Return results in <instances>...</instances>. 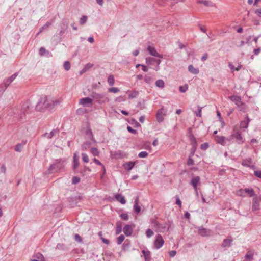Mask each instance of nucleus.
Segmentation results:
<instances>
[{
    "label": "nucleus",
    "instance_id": "nucleus-57",
    "mask_svg": "<svg viewBox=\"0 0 261 261\" xmlns=\"http://www.w3.org/2000/svg\"><path fill=\"white\" fill-rule=\"evenodd\" d=\"M93 66V65L91 63L87 64L84 67V70H88Z\"/></svg>",
    "mask_w": 261,
    "mask_h": 261
},
{
    "label": "nucleus",
    "instance_id": "nucleus-62",
    "mask_svg": "<svg viewBox=\"0 0 261 261\" xmlns=\"http://www.w3.org/2000/svg\"><path fill=\"white\" fill-rule=\"evenodd\" d=\"M254 174L256 177L261 178V171H255Z\"/></svg>",
    "mask_w": 261,
    "mask_h": 261
},
{
    "label": "nucleus",
    "instance_id": "nucleus-20",
    "mask_svg": "<svg viewBox=\"0 0 261 261\" xmlns=\"http://www.w3.org/2000/svg\"><path fill=\"white\" fill-rule=\"evenodd\" d=\"M249 122H250V119H249L248 116H246L245 119L241 122L240 127L241 128H247L248 126Z\"/></svg>",
    "mask_w": 261,
    "mask_h": 261
},
{
    "label": "nucleus",
    "instance_id": "nucleus-25",
    "mask_svg": "<svg viewBox=\"0 0 261 261\" xmlns=\"http://www.w3.org/2000/svg\"><path fill=\"white\" fill-rule=\"evenodd\" d=\"M59 133V130L57 129H53V130H51V132L48 134L47 133H45L43 135V136L47 137L48 139H50L52 137H53L55 135V134H56L57 133Z\"/></svg>",
    "mask_w": 261,
    "mask_h": 261
},
{
    "label": "nucleus",
    "instance_id": "nucleus-34",
    "mask_svg": "<svg viewBox=\"0 0 261 261\" xmlns=\"http://www.w3.org/2000/svg\"><path fill=\"white\" fill-rule=\"evenodd\" d=\"M108 83L110 86H113L114 84L115 80L114 75L112 74L109 75L108 78Z\"/></svg>",
    "mask_w": 261,
    "mask_h": 261
},
{
    "label": "nucleus",
    "instance_id": "nucleus-23",
    "mask_svg": "<svg viewBox=\"0 0 261 261\" xmlns=\"http://www.w3.org/2000/svg\"><path fill=\"white\" fill-rule=\"evenodd\" d=\"M79 165V158L77 156L76 154H75L73 156V169L74 170H76Z\"/></svg>",
    "mask_w": 261,
    "mask_h": 261
},
{
    "label": "nucleus",
    "instance_id": "nucleus-44",
    "mask_svg": "<svg viewBox=\"0 0 261 261\" xmlns=\"http://www.w3.org/2000/svg\"><path fill=\"white\" fill-rule=\"evenodd\" d=\"M87 20V17L86 16H83L80 20V23L81 25L84 24Z\"/></svg>",
    "mask_w": 261,
    "mask_h": 261
},
{
    "label": "nucleus",
    "instance_id": "nucleus-51",
    "mask_svg": "<svg viewBox=\"0 0 261 261\" xmlns=\"http://www.w3.org/2000/svg\"><path fill=\"white\" fill-rule=\"evenodd\" d=\"M120 216V218L124 220L127 221L128 220V216L126 213L121 214Z\"/></svg>",
    "mask_w": 261,
    "mask_h": 261
},
{
    "label": "nucleus",
    "instance_id": "nucleus-50",
    "mask_svg": "<svg viewBox=\"0 0 261 261\" xmlns=\"http://www.w3.org/2000/svg\"><path fill=\"white\" fill-rule=\"evenodd\" d=\"M80 179L79 177H78L77 176H74L72 178V183L73 184H77L80 182Z\"/></svg>",
    "mask_w": 261,
    "mask_h": 261
},
{
    "label": "nucleus",
    "instance_id": "nucleus-43",
    "mask_svg": "<svg viewBox=\"0 0 261 261\" xmlns=\"http://www.w3.org/2000/svg\"><path fill=\"white\" fill-rule=\"evenodd\" d=\"M64 68L66 71H68L70 69V63L69 61H65L64 62Z\"/></svg>",
    "mask_w": 261,
    "mask_h": 261
},
{
    "label": "nucleus",
    "instance_id": "nucleus-35",
    "mask_svg": "<svg viewBox=\"0 0 261 261\" xmlns=\"http://www.w3.org/2000/svg\"><path fill=\"white\" fill-rule=\"evenodd\" d=\"M91 145V142L90 141H86L82 145V149L83 150H86L89 148Z\"/></svg>",
    "mask_w": 261,
    "mask_h": 261
},
{
    "label": "nucleus",
    "instance_id": "nucleus-4",
    "mask_svg": "<svg viewBox=\"0 0 261 261\" xmlns=\"http://www.w3.org/2000/svg\"><path fill=\"white\" fill-rule=\"evenodd\" d=\"M64 166L63 162L61 161L57 162L55 164L50 165L49 168H48L49 173H51L52 171L53 172H57L58 170L62 168Z\"/></svg>",
    "mask_w": 261,
    "mask_h": 261
},
{
    "label": "nucleus",
    "instance_id": "nucleus-37",
    "mask_svg": "<svg viewBox=\"0 0 261 261\" xmlns=\"http://www.w3.org/2000/svg\"><path fill=\"white\" fill-rule=\"evenodd\" d=\"M90 152L93 154V155L95 156H99V152L97 148H91L90 149Z\"/></svg>",
    "mask_w": 261,
    "mask_h": 261
},
{
    "label": "nucleus",
    "instance_id": "nucleus-53",
    "mask_svg": "<svg viewBox=\"0 0 261 261\" xmlns=\"http://www.w3.org/2000/svg\"><path fill=\"white\" fill-rule=\"evenodd\" d=\"M138 93H139L138 91H133L129 94V98H133L136 97L138 95Z\"/></svg>",
    "mask_w": 261,
    "mask_h": 261
},
{
    "label": "nucleus",
    "instance_id": "nucleus-45",
    "mask_svg": "<svg viewBox=\"0 0 261 261\" xmlns=\"http://www.w3.org/2000/svg\"><path fill=\"white\" fill-rule=\"evenodd\" d=\"M153 232L151 229H148L146 231V235L148 238H150L153 235Z\"/></svg>",
    "mask_w": 261,
    "mask_h": 261
},
{
    "label": "nucleus",
    "instance_id": "nucleus-21",
    "mask_svg": "<svg viewBox=\"0 0 261 261\" xmlns=\"http://www.w3.org/2000/svg\"><path fill=\"white\" fill-rule=\"evenodd\" d=\"M254 252L252 251H249L247 252L245 257L247 261H251L253 259Z\"/></svg>",
    "mask_w": 261,
    "mask_h": 261
},
{
    "label": "nucleus",
    "instance_id": "nucleus-1",
    "mask_svg": "<svg viewBox=\"0 0 261 261\" xmlns=\"http://www.w3.org/2000/svg\"><path fill=\"white\" fill-rule=\"evenodd\" d=\"M61 102L60 99H55L49 96L41 97L36 106V110L38 111L44 109L52 110Z\"/></svg>",
    "mask_w": 261,
    "mask_h": 261
},
{
    "label": "nucleus",
    "instance_id": "nucleus-40",
    "mask_svg": "<svg viewBox=\"0 0 261 261\" xmlns=\"http://www.w3.org/2000/svg\"><path fill=\"white\" fill-rule=\"evenodd\" d=\"M81 155L83 161L85 163H88L89 160L88 156L87 155V154H86L85 153H82Z\"/></svg>",
    "mask_w": 261,
    "mask_h": 261
},
{
    "label": "nucleus",
    "instance_id": "nucleus-60",
    "mask_svg": "<svg viewBox=\"0 0 261 261\" xmlns=\"http://www.w3.org/2000/svg\"><path fill=\"white\" fill-rule=\"evenodd\" d=\"M46 50L44 47H41L39 49V54L41 55H43L45 54Z\"/></svg>",
    "mask_w": 261,
    "mask_h": 261
},
{
    "label": "nucleus",
    "instance_id": "nucleus-61",
    "mask_svg": "<svg viewBox=\"0 0 261 261\" xmlns=\"http://www.w3.org/2000/svg\"><path fill=\"white\" fill-rule=\"evenodd\" d=\"M250 162H251V160L250 159H249L248 160H244L242 162V165L243 166H249V165L248 164V163H250Z\"/></svg>",
    "mask_w": 261,
    "mask_h": 261
},
{
    "label": "nucleus",
    "instance_id": "nucleus-59",
    "mask_svg": "<svg viewBox=\"0 0 261 261\" xmlns=\"http://www.w3.org/2000/svg\"><path fill=\"white\" fill-rule=\"evenodd\" d=\"M176 203L179 205L180 207H181V200H180L179 197L178 196H176Z\"/></svg>",
    "mask_w": 261,
    "mask_h": 261
},
{
    "label": "nucleus",
    "instance_id": "nucleus-19",
    "mask_svg": "<svg viewBox=\"0 0 261 261\" xmlns=\"http://www.w3.org/2000/svg\"><path fill=\"white\" fill-rule=\"evenodd\" d=\"M136 162H128L123 164V167L125 170L129 171L133 169L135 165Z\"/></svg>",
    "mask_w": 261,
    "mask_h": 261
},
{
    "label": "nucleus",
    "instance_id": "nucleus-39",
    "mask_svg": "<svg viewBox=\"0 0 261 261\" xmlns=\"http://www.w3.org/2000/svg\"><path fill=\"white\" fill-rule=\"evenodd\" d=\"M144 81L148 84H150L152 82V77L146 75L144 76Z\"/></svg>",
    "mask_w": 261,
    "mask_h": 261
},
{
    "label": "nucleus",
    "instance_id": "nucleus-30",
    "mask_svg": "<svg viewBox=\"0 0 261 261\" xmlns=\"http://www.w3.org/2000/svg\"><path fill=\"white\" fill-rule=\"evenodd\" d=\"M155 84L156 87L160 88H163L165 87V83L163 80H158Z\"/></svg>",
    "mask_w": 261,
    "mask_h": 261
},
{
    "label": "nucleus",
    "instance_id": "nucleus-55",
    "mask_svg": "<svg viewBox=\"0 0 261 261\" xmlns=\"http://www.w3.org/2000/svg\"><path fill=\"white\" fill-rule=\"evenodd\" d=\"M52 21L47 22L42 27V29H45L48 28L51 24Z\"/></svg>",
    "mask_w": 261,
    "mask_h": 261
},
{
    "label": "nucleus",
    "instance_id": "nucleus-22",
    "mask_svg": "<svg viewBox=\"0 0 261 261\" xmlns=\"http://www.w3.org/2000/svg\"><path fill=\"white\" fill-rule=\"evenodd\" d=\"M188 71L193 74H197L199 73V69L198 68H195V67H194V66L192 65H190L188 66Z\"/></svg>",
    "mask_w": 261,
    "mask_h": 261
},
{
    "label": "nucleus",
    "instance_id": "nucleus-29",
    "mask_svg": "<svg viewBox=\"0 0 261 261\" xmlns=\"http://www.w3.org/2000/svg\"><path fill=\"white\" fill-rule=\"evenodd\" d=\"M142 252L144 256L145 261H149L150 259V252L149 251H145L144 250H142Z\"/></svg>",
    "mask_w": 261,
    "mask_h": 261
},
{
    "label": "nucleus",
    "instance_id": "nucleus-41",
    "mask_svg": "<svg viewBox=\"0 0 261 261\" xmlns=\"http://www.w3.org/2000/svg\"><path fill=\"white\" fill-rule=\"evenodd\" d=\"M188 88V86L187 85H185L184 86H180L179 88V90L180 92L184 93L185 92Z\"/></svg>",
    "mask_w": 261,
    "mask_h": 261
},
{
    "label": "nucleus",
    "instance_id": "nucleus-31",
    "mask_svg": "<svg viewBox=\"0 0 261 261\" xmlns=\"http://www.w3.org/2000/svg\"><path fill=\"white\" fill-rule=\"evenodd\" d=\"M232 241V239H225L223 241V242L222 244V246L223 247H229L230 246V244H231Z\"/></svg>",
    "mask_w": 261,
    "mask_h": 261
},
{
    "label": "nucleus",
    "instance_id": "nucleus-18",
    "mask_svg": "<svg viewBox=\"0 0 261 261\" xmlns=\"http://www.w3.org/2000/svg\"><path fill=\"white\" fill-rule=\"evenodd\" d=\"M115 199L122 204L126 203V201L124 196L120 194H117L115 196Z\"/></svg>",
    "mask_w": 261,
    "mask_h": 261
},
{
    "label": "nucleus",
    "instance_id": "nucleus-52",
    "mask_svg": "<svg viewBox=\"0 0 261 261\" xmlns=\"http://www.w3.org/2000/svg\"><path fill=\"white\" fill-rule=\"evenodd\" d=\"M74 239L77 242H79V243H81L82 242V238L81 237V236L78 234H75L74 236Z\"/></svg>",
    "mask_w": 261,
    "mask_h": 261
},
{
    "label": "nucleus",
    "instance_id": "nucleus-58",
    "mask_svg": "<svg viewBox=\"0 0 261 261\" xmlns=\"http://www.w3.org/2000/svg\"><path fill=\"white\" fill-rule=\"evenodd\" d=\"M194 163L193 160L192 158H189L187 161V165L191 166L194 165Z\"/></svg>",
    "mask_w": 261,
    "mask_h": 261
},
{
    "label": "nucleus",
    "instance_id": "nucleus-33",
    "mask_svg": "<svg viewBox=\"0 0 261 261\" xmlns=\"http://www.w3.org/2000/svg\"><path fill=\"white\" fill-rule=\"evenodd\" d=\"M225 139V138L224 136H217L216 137L217 142L221 145H224Z\"/></svg>",
    "mask_w": 261,
    "mask_h": 261
},
{
    "label": "nucleus",
    "instance_id": "nucleus-64",
    "mask_svg": "<svg viewBox=\"0 0 261 261\" xmlns=\"http://www.w3.org/2000/svg\"><path fill=\"white\" fill-rule=\"evenodd\" d=\"M255 14L259 17H261V9H257L255 11Z\"/></svg>",
    "mask_w": 261,
    "mask_h": 261
},
{
    "label": "nucleus",
    "instance_id": "nucleus-54",
    "mask_svg": "<svg viewBox=\"0 0 261 261\" xmlns=\"http://www.w3.org/2000/svg\"><path fill=\"white\" fill-rule=\"evenodd\" d=\"M209 145L207 143H204L201 145L200 148L202 150H206L208 148Z\"/></svg>",
    "mask_w": 261,
    "mask_h": 261
},
{
    "label": "nucleus",
    "instance_id": "nucleus-47",
    "mask_svg": "<svg viewBox=\"0 0 261 261\" xmlns=\"http://www.w3.org/2000/svg\"><path fill=\"white\" fill-rule=\"evenodd\" d=\"M146 63L149 64H152L153 62H154V60H155V59L151 57L147 58L146 59Z\"/></svg>",
    "mask_w": 261,
    "mask_h": 261
},
{
    "label": "nucleus",
    "instance_id": "nucleus-13",
    "mask_svg": "<svg viewBox=\"0 0 261 261\" xmlns=\"http://www.w3.org/2000/svg\"><path fill=\"white\" fill-rule=\"evenodd\" d=\"M18 75L17 73L13 74L9 78L4 80V85L5 86V89H6L9 85L16 79Z\"/></svg>",
    "mask_w": 261,
    "mask_h": 261
},
{
    "label": "nucleus",
    "instance_id": "nucleus-42",
    "mask_svg": "<svg viewBox=\"0 0 261 261\" xmlns=\"http://www.w3.org/2000/svg\"><path fill=\"white\" fill-rule=\"evenodd\" d=\"M125 239V237L124 235L121 234L120 236H119L117 238V243L118 244L120 245L124 241Z\"/></svg>",
    "mask_w": 261,
    "mask_h": 261
},
{
    "label": "nucleus",
    "instance_id": "nucleus-63",
    "mask_svg": "<svg viewBox=\"0 0 261 261\" xmlns=\"http://www.w3.org/2000/svg\"><path fill=\"white\" fill-rule=\"evenodd\" d=\"M176 254V251L175 250L171 251L169 253V256L171 257L175 256Z\"/></svg>",
    "mask_w": 261,
    "mask_h": 261
},
{
    "label": "nucleus",
    "instance_id": "nucleus-3",
    "mask_svg": "<svg viewBox=\"0 0 261 261\" xmlns=\"http://www.w3.org/2000/svg\"><path fill=\"white\" fill-rule=\"evenodd\" d=\"M91 97L93 98L94 100L98 103L105 102L107 99L103 94L96 93H93L91 95Z\"/></svg>",
    "mask_w": 261,
    "mask_h": 261
},
{
    "label": "nucleus",
    "instance_id": "nucleus-6",
    "mask_svg": "<svg viewBox=\"0 0 261 261\" xmlns=\"http://www.w3.org/2000/svg\"><path fill=\"white\" fill-rule=\"evenodd\" d=\"M29 108L30 107L28 103H24L21 109L20 113L19 114V119L22 120L23 119L24 116L26 114H29Z\"/></svg>",
    "mask_w": 261,
    "mask_h": 261
},
{
    "label": "nucleus",
    "instance_id": "nucleus-10",
    "mask_svg": "<svg viewBox=\"0 0 261 261\" xmlns=\"http://www.w3.org/2000/svg\"><path fill=\"white\" fill-rule=\"evenodd\" d=\"M92 103V99L90 97L82 98L79 100V104L86 107H91Z\"/></svg>",
    "mask_w": 261,
    "mask_h": 261
},
{
    "label": "nucleus",
    "instance_id": "nucleus-8",
    "mask_svg": "<svg viewBox=\"0 0 261 261\" xmlns=\"http://www.w3.org/2000/svg\"><path fill=\"white\" fill-rule=\"evenodd\" d=\"M198 233L202 237H209L212 235L213 232L211 230L200 227L198 229Z\"/></svg>",
    "mask_w": 261,
    "mask_h": 261
},
{
    "label": "nucleus",
    "instance_id": "nucleus-15",
    "mask_svg": "<svg viewBox=\"0 0 261 261\" xmlns=\"http://www.w3.org/2000/svg\"><path fill=\"white\" fill-rule=\"evenodd\" d=\"M147 50L148 51L149 53L152 56L159 57L160 58H162L163 57L162 55L159 54L154 47H152L150 46L148 47Z\"/></svg>",
    "mask_w": 261,
    "mask_h": 261
},
{
    "label": "nucleus",
    "instance_id": "nucleus-38",
    "mask_svg": "<svg viewBox=\"0 0 261 261\" xmlns=\"http://www.w3.org/2000/svg\"><path fill=\"white\" fill-rule=\"evenodd\" d=\"M25 144V143H19V144H18L16 146H15V150L17 151V152H21L22 148H23V145Z\"/></svg>",
    "mask_w": 261,
    "mask_h": 261
},
{
    "label": "nucleus",
    "instance_id": "nucleus-17",
    "mask_svg": "<svg viewBox=\"0 0 261 261\" xmlns=\"http://www.w3.org/2000/svg\"><path fill=\"white\" fill-rule=\"evenodd\" d=\"M134 210L135 213H139L141 211V207L139 205V198L137 197L134 201Z\"/></svg>",
    "mask_w": 261,
    "mask_h": 261
},
{
    "label": "nucleus",
    "instance_id": "nucleus-5",
    "mask_svg": "<svg viewBox=\"0 0 261 261\" xmlns=\"http://www.w3.org/2000/svg\"><path fill=\"white\" fill-rule=\"evenodd\" d=\"M166 113L167 111L164 108H162L158 111L156 117L158 122L161 123L163 121L164 116H166Z\"/></svg>",
    "mask_w": 261,
    "mask_h": 261
},
{
    "label": "nucleus",
    "instance_id": "nucleus-16",
    "mask_svg": "<svg viewBox=\"0 0 261 261\" xmlns=\"http://www.w3.org/2000/svg\"><path fill=\"white\" fill-rule=\"evenodd\" d=\"M123 232L126 236H130L133 232V227L132 225H126L123 229Z\"/></svg>",
    "mask_w": 261,
    "mask_h": 261
},
{
    "label": "nucleus",
    "instance_id": "nucleus-12",
    "mask_svg": "<svg viewBox=\"0 0 261 261\" xmlns=\"http://www.w3.org/2000/svg\"><path fill=\"white\" fill-rule=\"evenodd\" d=\"M260 208V204L258 201V198L257 197H254L252 200V211L255 213L256 211H258Z\"/></svg>",
    "mask_w": 261,
    "mask_h": 261
},
{
    "label": "nucleus",
    "instance_id": "nucleus-46",
    "mask_svg": "<svg viewBox=\"0 0 261 261\" xmlns=\"http://www.w3.org/2000/svg\"><path fill=\"white\" fill-rule=\"evenodd\" d=\"M147 155L148 153L146 151H141L138 154V156L141 158H146L147 156Z\"/></svg>",
    "mask_w": 261,
    "mask_h": 261
},
{
    "label": "nucleus",
    "instance_id": "nucleus-7",
    "mask_svg": "<svg viewBox=\"0 0 261 261\" xmlns=\"http://www.w3.org/2000/svg\"><path fill=\"white\" fill-rule=\"evenodd\" d=\"M233 138L236 139L238 143L243 142L242 137L240 131H234L231 135L229 138H227V139L230 141Z\"/></svg>",
    "mask_w": 261,
    "mask_h": 261
},
{
    "label": "nucleus",
    "instance_id": "nucleus-49",
    "mask_svg": "<svg viewBox=\"0 0 261 261\" xmlns=\"http://www.w3.org/2000/svg\"><path fill=\"white\" fill-rule=\"evenodd\" d=\"M109 92L112 93H117L119 91V89L117 87H112L109 89Z\"/></svg>",
    "mask_w": 261,
    "mask_h": 261
},
{
    "label": "nucleus",
    "instance_id": "nucleus-9",
    "mask_svg": "<svg viewBox=\"0 0 261 261\" xmlns=\"http://www.w3.org/2000/svg\"><path fill=\"white\" fill-rule=\"evenodd\" d=\"M164 243V241L162 238L161 235L158 234L156 236L155 240L154 241V247L156 249H158L162 247Z\"/></svg>",
    "mask_w": 261,
    "mask_h": 261
},
{
    "label": "nucleus",
    "instance_id": "nucleus-14",
    "mask_svg": "<svg viewBox=\"0 0 261 261\" xmlns=\"http://www.w3.org/2000/svg\"><path fill=\"white\" fill-rule=\"evenodd\" d=\"M229 98L231 101H233L238 107H240L241 106L243 105V102L241 101V99L240 96L232 95L230 96Z\"/></svg>",
    "mask_w": 261,
    "mask_h": 261
},
{
    "label": "nucleus",
    "instance_id": "nucleus-32",
    "mask_svg": "<svg viewBox=\"0 0 261 261\" xmlns=\"http://www.w3.org/2000/svg\"><path fill=\"white\" fill-rule=\"evenodd\" d=\"M86 135L88 138L91 139L92 141L95 142V139L93 137L92 131L90 129H87L86 131Z\"/></svg>",
    "mask_w": 261,
    "mask_h": 261
},
{
    "label": "nucleus",
    "instance_id": "nucleus-24",
    "mask_svg": "<svg viewBox=\"0 0 261 261\" xmlns=\"http://www.w3.org/2000/svg\"><path fill=\"white\" fill-rule=\"evenodd\" d=\"M122 222L121 221H118L116 223V234H118L122 231Z\"/></svg>",
    "mask_w": 261,
    "mask_h": 261
},
{
    "label": "nucleus",
    "instance_id": "nucleus-27",
    "mask_svg": "<svg viewBox=\"0 0 261 261\" xmlns=\"http://www.w3.org/2000/svg\"><path fill=\"white\" fill-rule=\"evenodd\" d=\"M32 259L37 260L38 261H44V258L42 254L41 253H38L34 255L32 257Z\"/></svg>",
    "mask_w": 261,
    "mask_h": 261
},
{
    "label": "nucleus",
    "instance_id": "nucleus-56",
    "mask_svg": "<svg viewBox=\"0 0 261 261\" xmlns=\"http://www.w3.org/2000/svg\"><path fill=\"white\" fill-rule=\"evenodd\" d=\"M127 130L129 132L132 133V134H136L137 133V130L136 129H133L130 126H128L127 127Z\"/></svg>",
    "mask_w": 261,
    "mask_h": 261
},
{
    "label": "nucleus",
    "instance_id": "nucleus-26",
    "mask_svg": "<svg viewBox=\"0 0 261 261\" xmlns=\"http://www.w3.org/2000/svg\"><path fill=\"white\" fill-rule=\"evenodd\" d=\"M198 3L199 4H202L206 6H209V7H213L214 6L213 3H212L210 1L208 0H200L198 1Z\"/></svg>",
    "mask_w": 261,
    "mask_h": 261
},
{
    "label": "nucleus",
    "instance_id": "nucleus-11",
    "mask_svg": "<svg viewBox=\"0 0 261 261\" xmlns=\"http://www.w3.org/2000/svg\"><path fill=\"white\" fill-rule=\"evenodd\" d=\"M200 181V178L198 176H194L193 174L192 175V179L190 182V184L193 186L194 189H196L197 188L198 184H199Z\"/></svg>",
    "mask_w": 261,
    "mask_h": 261
},
{
    "label": "nucleus",
    "instance_id": "nucleus-36",
    "mask_svg": "<svg viewBox=\"0 0 261 261\" xmlns=\"http://www.w3.org/2000/svg\"><path fill=\"white\" fill-rule=\"evenodd\" d=\"M244 191L247 193L250 197H253L255 195L254 191L253 189L245 188Z\"/></svg>",
    "mask_w": 261,
    "mask_h": 261
},
{
    "label": "nucleus",
    "instance_id": "nucleus-28",
    "mask_svg": "<svg viewBox=\"0 0 261 261\" xmlns=\"http://www.w3.org/2000/svg\"><path fill=\"white\" fill-rule=\"evenodd\" d=\"M56 249L60 250H63V251H67L68 250L67 247L64 244H63V243H58L57 245Z\"/></svg>",
    "mask_w": 261,
    "mask_h": 261
},
{
    "label": "nucleus",
    "instance_id": "nucleus-48",
    "mask_svg": "<svg viewBox=\"0 0 261 261\" xmlns=\"http://www.w3.org/2000/svg\"><path fill=\"white\" fill-rule=\"evenodd\" d=\"M198 112H195V114L197 117H201L202 107H200L199 106H198Z\"/></svg>",
    "mask_w": 261,
    "mask_h": 261
},
{
    "label": "nucleus",
    "instance_id": "nucleus-2",
    "mask_svg": "<svg viewBox=\"0 0 261 261\" xmlns=\"http://www.w3.org/2000/svg\"><path fill=\"white\" fill-rule=\"evenodd\" d=\"M167 224L165 223H160L157 221H153L152 222V226L155 228V231L157 232H164L168 230L169 227L167 228Z\"/></svg>",
    "mask_w": 261,
    "mask_h": 261
}]
</instances>
